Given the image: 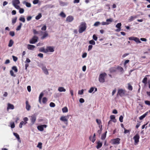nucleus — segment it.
Listing matches in <instances>:
<instances>
[{"label": "nucleus", "mask_w": 150, "mask_h": 150, "mask_svg": "<svg viewBox=\"0 0 150 150\" xmlns=\"http://www.w3.org/2000/svg\"><path fill=\"white\" fill-rule=\"evenodd\" d=\"M8 106L7 108V110L12 109L13 110L14 108V106L13 104L10 103L8 104Z\"/></svg>", "instance_id": "obj_20"}, {"label": "nucleus", "mask_w": 150, "mask_h": 150, "mask_svg": "<svg viewBox=\"0 0 150 150\" xmlns=\"http://www.w3.org/2000/svg\"><path fill=\"white\" fill-rule=\"evenodd\" d=\"M42 69L45 74L48 75L49 74V72L48 71V69L46 68V66H43L42 67Z\"/></svg>", "instance_id": "obj_12"}, {"label": "nucleus", "mask_w": 150, "mask_h": 150, "mask_svg": "<svg viewBox=\"0 0 150 150\" xmlns=\"http://www.w3.org/2000/svg\"><path fill=\"white\" fill-rule=\"evenodd\" d=\"M148 113V112H146L145 114L140 117H139V119L140 120H142L147 115Z\"/></svg>", "instance_id": "obj_28"}, {"label": "nucleus", "mask_w": 150, "mask_h": 150, "mask_svg": "<svg viewBox=\"0 0 150 150\" xmlns=\"http://www.w3.org/2000/svg\"><path fill=\"white\" fill-rule=\"evenodd\" d=\"M22 25V24L21 23H20L19 25L17 27L16 30L18 31L21 29V27Z\"/></svg>", "instance_id": "obj_37"}, {"label": "nucleus", "mask_w": 150, "mask_h": 150, "mask_svg": "<svg viewBox=\"0 0 150 150\" xmlns=\"http://www.w3.org/2000/svg\"><path fill=\"white\" fill-rule=\"evenodd\" d=\"M46 53L48 52H53L54 51V48L53 46H48L46 47Z\"/></svg>", "instance_id": "obj_5"}, {"label": "nucleus", "mask_w": 150, "mask_h": 150, "mask_svg": "<svg viewBox=\"0 0 150 150\" xmlns=\"http://www.w3.org/2000/svg\"><path fill=\"white\" fill-rule=\"evenodd\" d=\"M117 69L115 67L111 68L110 69V71L111 72H115L116 70Z\"/></svg>", "instance_id": "obj_38"}, {"label": "nucleus", "mask_w": 150, "mask_h": 150, "mask_svg": "<svg viewBox=\"0 0 150 150\" xmlns=\"http://www.w3.org/2000/svg\"><path fill=\"white\" fill-rule=\"evenodd\" d=\"M147 78L146 77H145L142 81V82L144 83L145 85L147 83Z\"/></svg>", "instance_id": "obj_35"}, {"label": "nucleus", "mask_w": 150, "mask_h": 150, "mask_svg": "<svg viewBox=\"0 0 150 150\" xmlns=\"http://www.w3.org/2000/svg\"><path fill=\"white\" fill-rule=\"evenodd\" d=\"M122 25L121 23H118L116 25V27L118 29L115 30L116 32H120L121 30V26Z\"/></svg>", "instance_id": "obj_14"}, {"label": "nucleus", "mask_w": 150, "mask_h": 150, "mask_svg": "<svg viewBox=\"0 0 150 150\" xmlns=\"http://www.w3.org/2000/svg\"><path fill=\"white\" fill-rule=\"evenodd\" d=\"M50 106L51 107H54L55 106V104L53 102H51L50 104Z\"/></svg>", "instance_id": "obj_56"}, {"label": "nucleus", "mask_w": 150, "mask_h": 150, "mask_svg": "<svg viewBox=\"0 0 150 150\" xmlns=\"http://www.w3.org/2000/svg\"><path fill=\"white\" fill-rule=\"evenodd\" d=\"M12 3L13 5H14L19 4L20 2L19 0H13Z\"/></svg>", "instance_id": "obj_22"}, {"label": "nucleus", "mask_w": 150, "mask_h": 150, "mask_svg": "<svg viewBox=\"0 0 150 150\" xmlns=\"http://www.w3.org/2000/svg\"><path fill=\"white\" fill-rule=\"evenodd\" d=\"M27 123V122H23L22 121L20 123L19 125V127L20 128H21L22 127V126L23 125H25Z\"/></svg>", "instance_id": "obj_27"}, {"label": "nucleus", "mask_w": 150, "mask_h": 150, "mask_svg": "<svg viewBox=\"0 0 150 150\" xmlns=\"http://www.w3.org/2000/svg\"><path fill=\"white\" fill-rule=\"evenodd\" d=\"M42 16L41 13H39L38 15L37 16L35 17V19L38 20L40 19L42 17Z\"/></svg>", "instance_id": "obj_32"}, {"label": "nucleus", "mask_w": 150, "mask_h": 150, "mask_svg": "<svg viewBox=\"0 0 150 150\" xmlns=\"http://www.w3.org/2000/svg\"><path fill=\"white\" fill-rule=\"evenodd\" d=\"M100 24V22L99 21H97L93 25L94 26H98Z\"/></svg>", "instance_id": "obj_60"}, {"label": "nucleus", "mask_w": 150, "mask_h": 150, "mask_svg": "<svg viewBox=\"0 0 150 150\" xmlns=\"http://www.w3.org/2000/svg\"><path fill=\"white\" fill-rule=\"evenodd\" d=\"M97 145L96 146V148L97 149L100 148L102 146V144L101 142L99 141L97 143Z\"/></svg>", "instance_id": "obj_25"}, {"label": "nucleus", "mask_w": 150, "mask_h": 150, "mask_svg": "<svg viewBox=\"0 0 150 150\" xmlns=\"http://www.w3.org/2000/svg\"><path fill=\"white\" fill-rule=\"evenodd\" d=\"M86 24L85 22L81 23L79 26V33H82L86 30Z\"/></svg>", "instance_id": "obj_1"}, {"label": "nucleus", "mask_w": 150, "mask_h": 150, "mask_svg": "<svg viewBox=\"0 0 150 150\" xmlns=\"http://www.w3.org/2000/svg\"><path fill=\"white\" fill-rule=\"evenodd\" d=\"M19 10V12L20 13H23L24 11V9L23 8H20Z\"/></svg>", "instance_id": "obj_52"}, {"label": "nucleus", "mask_w": 150, "mask_h": 150, "mask_svg": "<svg viewBox=\"0 0 150 150\" xmlns=\"http://www.w3.org/2000/svg\"><path fill=\"white\" fill-rule=\"evenodd\" d=\"M13 6L17 9L19 10V9L21 8L20 6H19L18 5H13Z\"/></svg>", "instance_id": "obj_62"}, {"label": "nucleus", "mask_w": 150, "mask_h": 150, "mask_svg": "<svg viewBox=\"0 0 150 150\" xmlns=\"http://www.w3.org/2000/svg\"><path fill=\"white\" fill-rule=\"evenodd\" d=\"M90 139L93 143H94L96 140L95 138L93 137H90Z\"/></svg>", "instance_id": "obj_44"}, {"label": "nucleus", "mask_w": 150, "mask_h": 150, "mask_svg": "<svg viewBox=\"0 0 150 150\" xmlns=\"http://www.w3.org/2000/svg\"><path fill=\"white\" fill-rule=\"evenodd\" d=\"M59 15L62 18H65L66 17V14L63 12H62Z\"/></svg>", "instance_id": "obj_40"}, {"label": "nucleus", "mask_w": 150, "mask_h": 150, "mask_svg": "<svg viewBox=\"0 0 150 150\" xmlns=\"http://www.w3.org/2000/svg\"><path fill=\"white\" fill-rule=\"evenodd\" d=\"M126 93V91L125 90L122 89H119L117 92V94L121 96H122L125 95Z\"/></svg>", "instance_id": "obj_8"}, {"label": "nucleus", "mask_w": 150, "mask_h": 150, "mask_svg": "<svg viewBox=\"0 0 150 150\" xmlns=\"http://www.w3.org/2000/svg\"><path fill=\"white\" fill-rule=\"evenodd\" d=\"M107 74L105 73H103L100 74L99 77V81L100 83H103L105 81V77Z\"/></svg>", "instance_id": "obj_2"}, {"label": "nucleus", "mask_w": 150, "mask_h": 150, "mask_svg": "<svg viewBox=\"0 0 150 150\" xmlns=\"http://www.w3.org/2000/svg\"><path fill=\"white\" fill-rule=\"evenodd\" d=\"M39 51L40 52L46 53V48L45 49L44 47H41L39 49Z\"/></svg>", "instance_id": "obj_24"}, {"label": "nucleus", "mask_w": 150, "mask_h": 150, "mask_svg": "<svg viewBox=\"0 0 150 150\" xmlns=\"http://www.w3.org/2000/svg\"><path fill=\"white\" fill-rule=\"evenodd\" d=\"M12 69L14 70L16 72H18V69L16 67V66L13 67H12Z\"/></svg>", "instance_id": "obj_53"}, {"label": "nucleus", "mask_w": 150, "mask_h": 150, "mask_svg": "<svg viewBox=\"0 0 150 150\" xmlns=\"http://www.w3.org/2000/svg\"><path fill=\"white\" fill-rule=\"evenodd\" d=\"M117 69L119 71L122 72H123L124 70L123 68L120 67H118L117 68Z\"/></svg>", "instance_id": "obj_39"}, {"label": "nucleus", "mask_w": 150, "mask_h": 150, "mask_svg": "<svg viewBox=\"0 0 150 150\" xmlns=\"http://www.w3.org/2000/svg\"><path fill=\"white\" fill-rule=\"evenodd\" d=\"M62 110L63 113H66L68 112V109L67 107H65L62 108Z\"/></svg>", "instance_id": "obj_29"}, {"label": "nucleus", "mask_w": 150, "mask_h": 150, "mask_svg": "<svg viewBox=\"0 0 150 150\" xmlns=\"http://www.w3.org/2000/svg\"><path fill=\"white\" fill-rule=\"evenodd\" d=\"M19 20L20 21H21L23 23H24L25 21V18L23 16H21L20 17V18H19Z\"/></svg>", "instance_id": "obj_31"}, {"label": "nucleus", "mask_w": 150, "mask_h": 150, "mask_svg": "<svg viewBox=\"0 0 150 150\" xmlns=\"http://www.w3.org/2000/svg\"><path fill=\"white\" fill-rule=\"evenodd\" d=\"M43 94L42 93H41L40 94L39 96V100L40 103V100L42 97L43 96Z\"/></svg>", "instance_id": "obj_47"}, {"label": "nucleus", "mask_w": 150, "mask_h": 150, "mask_svg": "<svg viewBox=\"0 0 150 150\" xmlns=\"http://www.w3.org/2000/svg\"><path fill=\"white\" fill-rule=\"evenodd\" d=\"M128 90L132 91V90L133 88L132 86L129 83L128 84Z\"/></svg>", "instance_id": "obj_48"}, {"label": "nucleus", "mask_w": 150, "mask_h": 150, "mask_svg": "<svg viewBox=\"0 0 150 150\" xmlns=\"http://www.w3.org/2000/svg\"><path fill=\"white\" fill-rule=\"evenodd\" d=\"M101 24L103 25H108L110 24V23L109 22H103L101 23Z\"/></svg>", "instance_id": "obj_55"}, {"label": "nucleus", "mask_w": 150, "mask_h": 150, "mask_svg": "<svg viewBox=\"0 0 150 150\" xmlns=\"http://www.w3.org/2000/svg\"><path fill=\"white\" fill-rule=\"evenodd\" d=\"M89 44L92 45H95V44L96 42L93 40H91L89 41Z\"/></svg>", "instance_id": "obj_51"}, {"label": "nucleus", "mask_w": 150, "mask_h": 150, "mask_svg": "<svg viewBox=\"0 0 150 150\" xmlns=\"http://www.w3.org/2000/svg\"><path fill=\"white\" fill-rule=\"evenodd\" d=\"M47 127L46 125H40L38 126L37 129L39 131L42 132L44 130V128H46Z\"/></svg>", "instance_id": "obj_6"}, {"label": "nucleus", "mask_w": 150, "mask_h": 150, "mask_svg": "<svg viewBox=\"0 0 150 150\" xmlns=\"http://www.w3.org/2000/svg\"><path fill=\"white\" fill-rule=\"evenodd\" d=\"M129 40H134L137 43H140L141 42L139 39L137 37H131L129 38Z\"/></svg>", "instance_id": "obj_4"}, {"label": "nucleus", "mask_w": 150, "mask_h": 150, "mask_svg": "<svg viewBox=\"0 0 150 150\" xmlns=\"http://www.w3.org/2000/svg\"><path fill=\"white\" fill-rule=\"evenodd\" d=\"M23 4L26 5V6L28 7H30L31 6V4L28 2H26V1H24L23 2Z\"/></svg>", "instance_id": "obj_23"}, {"label": "nucleus", "mask_w": 150, "mask_h": 150, "mask_svg": "<svg viewBox=\"0 0 150 150\" xmlns=\"http://www.w3.org/2000/svg\"><path fill=\"white\" fill-rule=\"evenodd\" d=\"M74 18L73 16H69L66 18V21L68 22H71L74 20Z\"/></svg>", "instance_id": "obj_15"}, {"label": "nucleus", "mask_w": 150, "mask_h": 150, "mask_svg": "<svg viewBox=\"0 0 150 150\" xmlns=\"http://www.w3.org/2000/svg\"><path fill=\"white\" fill-rule=\"evenodd\" d=\"M129 62V60H125V62L124 64V67L125 68H126L127 67L126 64L127 63H128Z\"/></svg>", "instance_id": "obj_42"}, {"label": "nucleus", "mask_w": 150, "mask_h": 150, "mask_svg": "<svg viewBox=\"0 0 150 150\" xmlns=\"http://www.w3.org/2000/svg\"><path fill=\"white\" fill-rule=\"evenodd\" d=\"M96 121L97 123L99 125V126H100L101 125V121L100 120L97 119L96 120Z\"/></svg>", "instance_id": "obj_46"}, {"label": "nucleus", "mask_w": 150, "mask_h": 150, "mask_svg": "<svg viewBox=\"0 0 150 150\" xmlns=\"http://www.w3.org/2000/svg\"><path fill=\"white\" fill-rule=\"evenodd\" d=\"M30 117L31 118L30 119L31 122L33 124H34L36 120V116L35 115H33L30 116Z\"/></svg>", "instance_id": "obj_13"}, {"label": "nucleus", "mask_w": 150, "mask_h": 150, "mask_svg": "<svg viewBox=\"0 0 150 150\" xmlns=\"http://www.w3.org/2000/svg\"><path fill=\"white\" fill-rule=\"evenodd\" d=\"M144 103L146 105H150V101L149 100H145Z\"/></svg>", "instance_id": "obj_58"}, {"label": "nucleus", "mask_w": 150, "mask_h": 150, "mask_svg": "<svg viewBox=\"0 0 150 150\" xmlns=\"http://www.w3.org/2000/svg\"><path fill=\"white\" fill-rule=\"evenodd\" d=\"M137 17V16H131L128 19V21L129 22L132 21L135 19Z\"/></svg>", "instance_id": "obj_17"}, {"label": "nucleus", "mask_w": 150, "mask_h": 150, "mask_svg": "<svg viewBox=\"0 0 150 150\" xmlns=\"http://www.w3.org/2000/svg\"><path fill=\"white\" fill-rule=\"evenodd\" d=\"M113 21V20L112 18H109L106 20L107 22L110 23H110L112 22Z\"/></svg>", "instance_id": "obj_50"}, {"label": "nucleus", "mask_w": 150, "mask_h": 150, "mask_svg": "<svg viewBox=\"0 0 150 150\" xmlns=\"http://www.w3.org/2000/svg\"><path fill=\"white\" fill-rule=\"evenodd\" d=\"M93 38L95 41H96L98 39L97 37L95 35H93Z\"/></svg>", "instance_id": "obj_64"}, {"label": "nucleus", "mask_w": 150, "mask_h": 150, "mask_svg": "<svg viewBox=\"0 0 150 150\" xmlns=\"http://www.w3.org/2000/svg\"><path fill=\"white\" fill-rule=\"evenodd\" d=\"M10 127L11 128H13L15 127V124L13 122H11L10 123Z\"/></svg>", "instance_id": "obj_45"}, {"label": "nucleus", "mask_w": 150, "mask_h": 150, "mask_svg": "<svg viewBox=\"0 0 150 150\" xmlns=\"http://www.w3.org/2000/svg\"><path fill=\"white\" fill-rule=\"evenodd\" d=\"M26 106L25 108L28 111H29L30 110L31 108V106L29 105L28 101H26L25 102Z\"/></svg>", "instance_id": "obj_16"}, {"label": "nucleus", "mask_w": 150, "mask_h": 150, "mask_svg": "<svg viewBox=\"0 0 150 150\" xmlns=\"http://www.w3.org/2000/svg\"><path fill=\"white\" fill-rule=\"evenodd\" d=\"M99 127L100 129L98 131V132L99 134H100L101 132L102 126V125H101L100 126H99Z\"/></svg>", "instance_id": "obj_43"}, {"label": "nucleus", "mask_w": 150, "mask_h": 150, "mask_svg": "<svg viewBox=\"0 0 150 150\" xmlns=\"http://www.w3.org/2000/svg\"><path fill=\"white\" fill-rule=\"evenodd\" d=\"M10 73L11 75L13 77H15L16 75L14 74L12 70L10 71Z\"/></svg>", "instance_id": "obj_63"}, {"label": "nucleus", "mask_w": 150, "mask_h": 150, "mask_svg": "<svg viewBox=\"0 0 150 150\" xmlns=\"http://www.w3.org/2000/svg\"><path fill=\"white\" fill-rule=\"evenodd\" d=\"M123 117L122 115H121L119 119V120H120V122H123Z\"/></svg>", "instance_id": "obj_57"}, {"label": "nucleus", "mask_w": 150, "mask_h": 150, "mask_svg": "<svg viewBox=\"0 0 150 150\" xmlns=\"http://www.w3.org/2000/svg\"><path fill=\"white\" fill-rule=\"evenodd\" d=\"M140 137L138 134H136L134 137L133 139L134 140L135 143L137 144L139 142Z\"/></svg>", "instance_id": "obj_11"}, {"label": "nucleus", "mask_w": 150, "mask_h": 150, "mask_svg": "<svg viewBox=\"0 0 150 150\" xmlns=\"http://www.w3.org/2000/svg\"><path fill=\"white\" fill-rule=\"evenodd\" d=\"M42 31H45L46 29V26L45 25H44L41 29Z\"/></svg>", "instance_id": "obj_61"}, {"label": "nucleus", "mask_w": 150, "mask_h": 150, "mask_svg": "<svg viewBox=\"0 0 150 150\" xmlns=\"http://www.w3.org/2000/svg\"><path fill=\"white\" fill-rule=\"evenodd\" d=\"M69 118V117L68 115L67 116H63L61 117L60 118V120L63 121L64 122H67Z\"/></svg>", "instance_id": "obj_9"}, {"label": "nucleus", "mask_w": 150, "mask_h": 150, "mask_svg": "<svg viewBox=\"0 0 150 150\" xmlns=\"http://www.w3.org/2000/svg\"><path fill=\"white\" fill-rule=\"evenodd\" d=\"M47 101V99L46 98L44 97L43 98L42 101L43 103H46Z\"/></svg>", "instance_id": "obj_54"}, {"label": "nucleus", "mask_w": 150, "mask_h": 150, "mask_svg": "<svg viewBox=\"0 0 150 150\" xmlns=\"http://www.w3.org/2000/svg\"><path fill=\"white\" fill-rule=\"evenodd\" d=\"M58 90L59 92H65L66 89L63 87H58Z\"/></svg>", "instance_id": "obj_21"}, {"label": "nucleus", "mask_w": 150, "mask_h": 150, "mask_svg": "<svg viewBox=\"0 0 150 150\" xmlns=\"http://www.w3.org/2000/svg\"><path fill=\"white\" fill-rule=\"evenodd\" d=\"M13 134L17 139L18 141L20 143H21V140L20 139L19 135L17 133L15 132L13 133Z\"/></svg>", "instance_id": "obj_19"}, {"label": "nucleus", "mask_w": 150, "mask_h": 150, "mask_svg": "<svg viewBox=\"0 0 150 150\" xmlns=\"http://www.w3.org/2000/svg\"><path fill=\"white\" fill-rule=\"evenodd\" d=\"M94 88L93 87H91V88L88 91V92L89 93H92L93 91H94Z\"/></svg>", "instance_id": "obj_59"}, {"label": "nucleus", "mask_w": 150, "mask_h": 150, "mask_svg": "<svg viewBox=\"0 0 150 150\" xmlns=\"http://www.w3.org/2000/svg\"><path fill=\"white\" fill-rule=\"evenodd\" d=\"M107 133V132H105V133L103 134L101 137V139L102 140L104 139L106 137V133Z\"/></svg>", "instance_id": "obj_33"}, {"label": "nucleus", "mask_w": 150, "mask_h": 150, "mask_svg": "<svg viewBox=\"0 0 150 150\" xmlns=\"http://www.w3.org/2000/svg\"><path fill=\"white\" fill-rule=\"evenodd\" d=\"M13 41L12 40H11L9 41V42L8 45V47H11L13 45Z\"/></svg>", "instance_id": "obj_36"}, {"label": "nucleus", "mask_w": 150, "mask_h": 150, "mask_svg": "<svg viewBox=\"0 0 150 150\" xmlns=\"http://www.w3.org/2000/svg\"><path fill=\"white\" fill-rule=\"evenodd\" d=\"M17 19V18L16 17L12 18V23L13 25H14L16 23Z\"/></svg>", "instance_id": "obj_30"}, {"label": "nucleus", "mask_w": 150, "mask_h": 150, "mask_svg": "<svg viewBox=\"0 0 150 150\" xmlns=\"http://www.w3.org/2000/svg\"><path fill=\"white\" fill-rule=\"evenodd\" d=\"M41 33L42 35L41 37V39H44L46 38L47 37L49 36L48 33L46 31L44 32L41 31Z\"/></svg>", "instance_id": "obj_10"}, {"label": "nucleus", "mask_w": 150, "mask_h": 150, "mask_svg": "<svg viewBox=\"0 0 150 150\" xmlns=\"http://www.w3.org/2000/svg\"><path fill=\"white\" fill-rule=\"evenodd\" d=\"M27 48L30 50H33L35 48V46L34 45L28 44L27 45Z\"/></svg>", "instance_id": "obj_18"}, {"label": "nucleus", "mask_w": 150, "mask_h": 150, "mask_svg": "<svg viewBox=\"0 0 150 150\" xmlns=\"http://www.w3.org/2000/svg\"><path fill=\"white\" fill-rule=\"evenodd\" d=\"M9 35L13 37L15 35V33L13 31H11L9 33Z\"/></svg>", "instance_id": "obj_49"}, {"label": "nucleus", "mask_w": 150, "mask_h": 150, "mask_svg": "<svg viewBox=\"0 0 150 150\" xmlns=\"http://www.w3.org/2000/svg\"><path fill=\"white\" fill-rule=\"evenodd\" d=\"M120 139L119 138H116L112 139L110 142L112 144H118L120 143Z\"/></svg>", "instance_id": "obj_3"}, {"label": "nucleus", "mask_w": 150, "mask_h": 150, "mask_svg": "<svg viewBox=\"0 0 150 150\" xmlns=\"http://www.w3.org/2000/svg\"><path fill=\"white\" fill-rule=\"evenodd\" d=\"M42 143L41 142H39L37 146V147L39 148L40 149H42Z\"/></svg>", "instance_id": "obj_34"}, {"label": "nucleus", "mask_w": 150, "mask_h": 150, "mask_svg": "<svg viewBox=\"0 0 150 150\" xmlns=\"http://www.w3.org/2000/svg\"><path fill=\"white\" fill-rule=\"evenodd\" d=\"M84 91V89H82L81 90H79L78 92V94L79 95H82L83 93V92Z\"/></svg>", "instance_id": "obj_41"}, {"label": "nucleus", "mask_w": 150, "mask_h": 150, "mask_svg": "<svg viewBox=\"0 0 150 150\" xmlns=\"http://www.w3.org/2000/svg\"><path fill=\"white\" fill-rule=\"evenodd\" d=\"M38 38L36 36H35L33 38L30 40L29 41L30 43V44H34L38 40Z\"/></svg>", "instance_id": "obj_7"}, {"label": "nucleus", "mask_w": 150, "mask_h": 150, "mask_svg": "<svg viewBox=\"0 0 150 150\" xmlns=\"http://www.w3.org/2000/svg\"><path fill=\"white\" fill-rule=\"evenodd\" d=\"M59 4L61 6H64L67 5V3L63 2L61 1H59Z\"/></svg>", "instance_id": "obj_26"}]
</instances>
